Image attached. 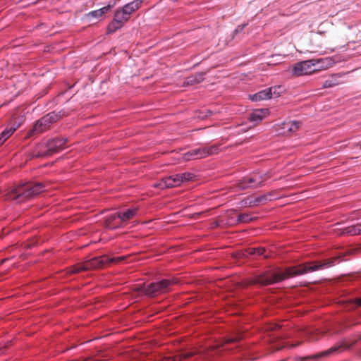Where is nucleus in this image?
Wrapping results in <instances>:
<instances>
[{
  "mask_svg": "<svg viewBox=\"0 0 361 361\" xmlns=\"http://www.w3.org/2000/svg\"><path fill=\"white\" fill-rule=\"evenodd\" d=\"M338 258L335 257L332 259H325L322 262L318 261L314 264L305 265L301 267L288 268L285 271L283 272H265L262 274L257 276L255 279V283L262 286L274 284L290 277L302 275L307 272H312L320 269H327L330 267L334 266Z\"/></svg>",
  "mask_w": 361,
  "mask_h": 361,
  "instance_id": "1",
  "label": "nucleus"
},
{
  "mask_svg": "<svg viewBox=\"0 0 361 361\" xmlns=\"http://www.w3.org/2000/svg\"><path fill=\"white\" fill-rule=\"evenodd\" d=\"M46 190H47V185L43 183H25L11 189L6 193L5 196L7 200L21 203L37 196Z\"/></svg>",
  "mask_w": 361,
  "mask_h": 361,
  "instance_id": "2",
  "label": "nucleus"
},
{
  "mask_svg": "<svg viewBox=\"0 0 361 361\" xmlns=\"http://www.w3.org/2000/svg\"><path fill=\"white\" fill-rule=\"evenodd\" d=\"M123 257H118V258H114V257H109L108 256H100L97 257H94L90 260L86 261L82 264H77L73 267L71 268L70 272L71 274H76L79 273L80 271L82 270H88L92 269H99L104 265L118 262L121 259H123Z\"/></svg>",
  "mask_w": 361,
  "mask_h": 361,
  "instance_id": "3",
  "label": "nucleus"
},
{
  "mask_svg": "<svg viewBox=\"0 0 361 361\" xmlns=\"http://www.w3.org/2000/svg\"><path fill=\"white\" fill-rule=\"evenodd\" d=\"M194 177V174L190 172L176 174L162 178L159 181L154 183L153 186L161 190L177 187L182 183L192 180Z\"/></svg>",
  "mask_w": 361,
  "mask_h": 361,
  "instance_id": "4",
  "label": "nucleus"
},
{
  "mask_svg": "<svg viewBox=\"0 0 361 361\" xmlns=\"http://www.w3.org/2000/svg\"><path fill=\"white\" fill-rule=\"evenodd\" d=\"M175 283L173 280L163 279L158 282L151 283L147 286H143L142 290L146 295L154 297L169 292L171 290V286Z\"/></svg>",
  "mask_w": 361,
  "mask_h": 361,
  "instance_id": "5",
  "label": "nucleus"
},
{
  "mask_svg": "<svg viewBox=\"0 0 361 361\" xmlns=\"http://www.w3.org/2000/svg\"><path fill=\"white\" fill-rule=\"evenodd\" d=\"M218 152L219 147L217 145L195 148L183 154V159L185 161L202 159Z\"/></svg>",
  "mask_w": 361,
  "mask_h": 361,
  "instance_id": "6",
  "label": "nucleus"
},
{
  "mask_svg": "<svg viewBox=\"0 0 361 361\" xmlns=\"http://www.w3.org/2000/svg\"><path fill=\"white\" fill-rule=\"evenodd\" d=\"M59 118L60 115L54 111L49 113L35 123L31 130V134H39L44 132L51 124L57 121Z\"/></svg>",
  "mask_w": 361,
  "mask_h": 361,
  "instance_id": "7",
  "label": "nucleus"
},
{
  "mask_svg": "<svg viewBox=\"0 0 361 361\" xmlns=\"http://www.w3.org/2000/svg\"><path fill=\"white\" fill-rule=\"evenodd\" d=\"M269 178H270V175L269 173L261 174L259 173H255L241 180L238 183V186L241 189L257 188L261 186L262 183Z\"/></svg>",
  "mask_w": 361,
  "mask_h": 361,
  "instance_id": "8",
  "label": "nucleus"
},
{
  "mask_svg": "<svg viewBox=\"0 0 361 361\" xmlns=\"http://www.w3.org/2000/svg\"><path fill=\"white\" fill-rule=\"evenodd\" d=\"M129 20L130 18H128L121 8L116 9L114 15V18L106 27V32L108 34L115 32L116 30L123 27Z\"/></svg>",
  "mask_w": 361,
  "mask_h": 361,
  "instance_id": "9",
  "label": "nucleus"
},
{
  "mask_svg": "<svg viewBox=\"0 0 361 361\" xmlns=\"http://www.w3.org/2000/svg\"><path fill=\"white\" fill-rule=\"evenodd\" d=\"M301 126V122L297 121H284L278 126L277 131L283 135H289L296 132Z\"/></svg>",
  "mask_w": 361,
  "mask_h": 361,
  "instance_id": "10",
  "label": "nucleus"
},
{
  "mask_svg": "<svg viewBox=\"0 0 361 361\" xmlns=\"http://www.w3.org/2000/svg\"><path fill=\"white\" fill-rule=\"evenodd\" d=\"M272 200V195L267 193L266 195H260L257 197H247L241 202L242 206L255 207L261 202Z\"/></svg>",
  "mask_w": 361,
  "mask_h": 361,
  "instance_id": "11",
  "label": "nucleus"
},
{
  "mask_svg": "<svg viewBox=\"0 0 361 361\" xmlns=\"http://www.w3.org/2000/svg\"><path fill=\"white\" fill-rule=\"evenodd\" d=\"M67 139L64 137H56L48 140L49 149L50 154L56 153L66 147Z\"/></svg>",
  "mask_w": 361,
  "mask_h": 361,
  "instance_id": "12",
  "label": "nucleus"
},
{
  "mask_svg": "<svg viewBox=\"0 0 361 361\" xmlns=\"http://www.w3.org/2000/svg\"><path fill=\"white\" fill-rule=\"evenodd\" d=\"M347 73H340L337 74L331 75L324 82V88L333 87L338 85L344 82V78Z\"/></svg>",
  "mask_w": 361,
  "mask_h": 361,
  "instance_id": "13",
  "label": "nucleus"
},
{
  "mask_svg": "<svg viewBox=\"0 0 361 361\" xmlns=\"http://www.w3.org/2000/svg\"><path fill=\"white\" fill-rule=\"evenodd\" d=\"M342 347H343L342 344H336L334 346L330 348L329 349H328L326 350L322 351L319 353L314 354L313 355L300 357L299 360H300V361H307L310 359H319V358H321L324 356H329L330 355H332V354L338 352L340 350V348H341Z\"/></svg>",
  "mask_w": 361,
  "mask_h": 361,
  "instance_id": "14",
  "label": "nucleus"
},
{
  "mask_svg": "<svg viewBox=\"0 0 361 361\" xmlns=\"http://www.w3.org/2000/svg\"><path fill=\"white\" fill-rule=\"evenodd\" d=\"M51 155L49 149L48 140H42L39 142L32 152L33 157H42Z\"/></svg>",
  "mask_w": 361,
  "mask_h": 361,
  "instance_id": "15",
  "label": "nucleus"
},
{
  "mask_svg": "<svg viewBox=\"0 0 361 361\" xmlns=\"http://www.w3.org/2000/svg\"><path fill=\"white\" fill-rule=\"evenodd\" d=\"M106 227L109 229H116L122 227L120 222V216L118 212L109 214L106 218Z\"/></svg>",
  "mask_w": 361,
  "mask_h": 361,
  "instance_id": "16",
  "label": "nucleus"
},
{
  "mask_svg": "<svg viewBox=\"0 0 361 361\" xmlns=\"http://www.w3.org/2000/svg\"><path fill=\"white\" fill-rule=\"evenodd\" d=\"M117 0H112L110 1V3L106 6H104L99 9L94 10L92 11H90L87 13L88 18H99L102 17L105 13H106L108 11H110L111 8H112L116 4Z\"/></svg>",
  "mask_w": 361,
  "mask_h": 361,
  "instance_id": "17",
  "label": "nucleus"
},
{
  "mask_svg": "<svg viewBox=\"0 0 361 361\" xmlns=\"http://www.w3.org/2000/svg\"><path fill=\"white\" fill-rule=\"evenodd\" d=\"M142 0H134L130 3L126 4L121 8L124 13L130 18L131 15L137 11L142 6Z\"/></svg>",
  "mask_w": 361,
  "mask_h": 361,
  "instance_id": "18",
  "label": "nucleus"
},
{
  "mask_svg": "<svg viewBox=\"0 0 361 361\" xmlns=\"http://www.w3.org/2000/svg\"><path fill=\"white\" fill-rule=\"evenodd\" d=\"M269 114L267 109H257L252 112L250 115V121L255 123H257L262 121Z\"/></svg>",
  "mask_w": 361,
  "mask_h": 361,
  "instance_id": "19",
  "label": "nucleus"
},
{
  "mask_svg": "<svg viewBox=\"0 0 361 361\" xmlns=\"http://www.w3.org/2000/svg\"><path fill=\"white\" fill-rule=\"evenodd\" d=\"M120 216V222L123 225V223L135 217L137 213V208L133 207L128 209L123 212H118Z\"/></svg>",
  "mask_w": 361,
  "mask_h": 361,
  "instance_id": "20",
  "label": "nucleus"
},
{
  "mask_svg": "<svg viewBox=\"0 0 361 361\" xmlns=\"http://www.w3.org/2000/svg\"><path fill=\"white\" fill-rule=\"evenodd\" d=\"M250 99L253 102H258L271 99V93L269 89H265L249 96Z\"/></svg>",
  "mask_w": 361,
  "mask_h": 361,
  "instance_id": "21",
  "label": "nucleus"
},
{
  "mask_svg": "<svg viewBox=\"0 0 361 361\" xmlns=\"http://www.w3.org/2000/svg\"><path fill=\"white\" fill-rule=\"evenodd\" d=\"M342 230L341 233L343 234H348L351 235H361V223L347 226L342 228Z\"/></svg>",
  "mask_w": 361,
  "mask_h": 361,
  "instance_id": "22",
  "label": "nucleus"
},
{
  "mask_svg": "<svg viewBox=\"0 0 361 361\" xmlns=\"http://www.w3.org/2000/svg\"><path fill=\"white\" fill-rule=\"evenodd\" d=\"M291 71L290 74L293 76L298 77L305 75H311L313 73L319 71L320 69H313L312 71H308L309 69H290Z\"/></svg>",
  "mask_w": 361,
  "mask_h": 361,
  "instance_id": "23",
  "label": "nucleus"
},
{
  "mask_svg": "<svg viewBox=\"0 0 361 361\" xmlns=\"http://www.w3.org/2000/svg\"><path fill=\"white\" fill-rule=\"evenodd\" d=\"M16 128L5 129L0 134V146L16 131Z\"/></svg>",
  "mask_w": 361,
  "mask_h": 361,
  "instance_id": "24",
  "label": "nucleus"
},
{
  "mask_svg": "<svg viewBox=\"0 0 361 361\" xmlns=\"http://www.w3.org/2000/svg\"><path fill=\"white\" fill-rule=\"evenodd\" d=\"M268 89L270 90L271 98L279 97L283 92H285V87L282 85L273 86Z\"/></svg>",
  "mask_w": 361,
  "mask_h": 361,
  "instance_id": "25",
  "label": "nucleus"
},
{
  "mask_svg": "<svg viewBox=\"0 0 361 361\" xmlns=\"http://www.w3.org/2000/svg\"><path fill=\"white\" fill-rule=\"evenodd\" d=\"M319 62V61L314 59L303 61L298 63V68H310L316 66Z\"/></svg>",
  "mask_w": 361,
  "mask_h": 361,
  "instance_id": "26",
  "label": "nucleus"
},
{
  "mask_svg": "<svg viewBox=\"0 0 361 361\" xmlns=\"http://www.w3.org/2000/svg\"><path fill=\"white\" fill-rule=\"evenodd\" d=\"M247 252L249 255L261 256L264 255L265 250L263 247H251Z\"/></svg>",
  "mask_w": 361,
  "mask_h": 361,
  "instance_id": "27",
  "label": "nucleus"
},
{
  "mask_svg": "<svg viewBox=\"0 0 361 361\" xmlns=\"http://www.w3.org/2000/svg\"><path fill=\"white\" fill-rule=\"evenodd\" d=\"M216 111L211 109H203L199 112L197 117L200 119H204L212 115L216 114Z\"/></svg>",
  "mask_w": 361,
  "mask_h": 361,
  "instance_id": "28",
  "label": "nucleus"
},
{
  "mask_svg": "<svg viewBox=\"0 0 361 361\" xmlns=\"http://www.w3.org/2000/svg\"><path fill=\"white\" fill-rule=\"evenodd\" d=\"M252 220V217H251L248 214H241L238 216V221L239 222L247 223Z\"/></svg>",
  "mask_w": 361,
  "mask_h": 361,
  "instance_id": "29",
  "label": "nucleus"
},
{
  "mask_svg": "<svg viewBox=\"0 0 361 361\" xmlns=\"http://www.w3.org/2000/svg\"><path fill=\"white\" fill-rule=\"evenodd\" d=\"M203 80V75L199 74L195 77H190L188 78V83H199Z\"/></svg>",
  "mask_w": 361,
  "mask_h": 361,
  "instance_id": "30",
  "label": "nucleus"
},
{
  "mask_svg": "<svg viewBox=\"0 0 361 361\" xmlns=\"http://www.w3.org/2000/svg\"><path fill=\"white\" fill-rule=\"evenodd\" d=\"M357 302V305L361 307V298L358 299Z\"/></svg>",
  "mask_w": 361,
  "mask_h": 361,
  "instance_id": "31",
  "label": "nucleus"
}]
</instances>
